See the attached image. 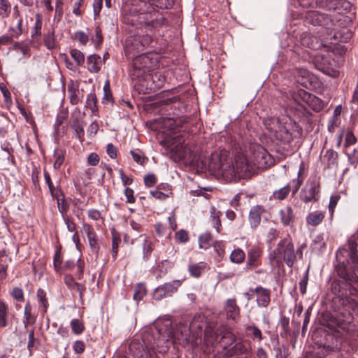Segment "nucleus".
<instances>
[{
  "instance_id": "f257e3e1",
  "label": "nucleus",
  "mask_w": 358,
  "mask_h": 358,
  "mask_svg": "<svg viewBox=\"0 0 358 358\" xmlns=\"http://www.w3.org/2000/svg\"><path fill=\"white\" fill-rule=\"evenodd\" d=\"M358 232L350 237L348 241V249H339L336 254L338 264L336 266L337 275L343 280H334L331 289L334 294L341 298L343 304L355 309L358 303L350 296L357 294V290L351 283L358 281V276L355 273L358 271Z\"/></svg>"
},
{
  "instance_id": "f03ea898",
  "label": "nucleus",
  "mask_w": 358,
  "mask_h": 358,
  "mask_svg": "<svg viewBox=\"0 0 358 358\" xmlns=\"http://www.w3.org/2000/svg\"><path fill=\"white\" fill-rule=\"evenodd\" d=\"M201 169H208L213 174L222 176L226 181H231L236 176L246 178L255 172V164L249 161L243 152L234 157V164L226 152H213L209 158L201 159Z\"/></svg>"
},
{
  "instance_id": "7ed1b4c3",
  "label": "nucleus",
  "mask_w": 358,
  "mask_h": 358,
  "mask_svg": "<svg viewBox=\"0 0 358 358\" xmlns=\"http://www.w3.org/2000/svg\"><path fill=\"white\" fill-rule=\"evenodd\" d=\"M305 245H301L296 251L294 250L293 243L287 239H282L273 251V254L270 255V259L275 261L276 264H279L282 260L289 268H292L298 256L299 259L303 258V248Z\"/></svg>"
},
{
  "instance_id": "20e7f679",
  "label": "nucleus",
  "mask_w": 358,
  "mask_h": 358,
  "mask_svg": "<svg viewBox=\"0 0 358 358\" xmlns=\"http://www.w3.org/2000/svg\"><path fill=\"white\" fill-rule=\"evenodd\" d=\"M352 315L350 311L343 310L331 314L327 321V327L334 331L350 334L354 330Z\"/></svg>"
},
{
  "instance_id": "39448f33",
  "label": "nucleus",
  "mask_w": 358,
  "mask_h": 358,
  "mask_svg": "<svg viewBox=\"0 0 358 358\" xmlns=\"http://www.w3.org/2000/svg\"><path fill=\"white\" fill-rule=\"evenodd\" d=\"M168 148L175 161L183 160L187 163H196V155L189 148L184 145L182 139L178 136L169 143Z\"/></svg>"
},
{
  "instance_id": "423d86ee",
  "label": "nucleus",
  "mask_w": 358,
  "mask_h": 358,
  "mask_svg": "<svg viewBox=\"0 0 358 358\" xmlns=\"http://www.w3.org/2000/svg\"><path fill=\"white\" fill-rule=\"evenodd\" d=\"M136 52L129 54L133 57V69L131 71L132 79L135 78L143 77L147 72V69L151 67L152 63L151 58L147 53H139L136 55Z\"/></svg>"
},
{
  "instance_id": "0eeeda50",
  "label": "nucleus",
  "mask_w": 358,
  "mask_h": 358,
  "mask_svg": "<svg viewBox=\"0 0 358 358\" xmlns=\"http://www.w3.org/2000/svg\"><path fill=\"white\" fill-rule=\"evenodd\" d=\"M152 41L151 36L148 34L138 35L130 37L126 40L125 50L127 54L145 53V48L148 47Z\"/></svg>"
},
{
  "instance_id": "6e6552de",
  "label": "nucleus",
  "mask_w": 358,
  "mask_h": 358,
  "mask_svg": "<svg viewBox=\"0 0 358 358\" xmlns=\"http://www.w3.org/2000/svg\"><path fill=\"white\" fill-rule=\"evenodd\" d=\"M320 192V185L319 180L315 177L309 178L300 192V199L306 203L317 201L319 199Z\"/></svg>"
},
{
  "instance_id": "1a4fd4ad",
  "label": "nucleus",
  "mask_w": 358,
  "mask_h": 358,
  "mask_svg": "<svg viewBox=\"0 0 358 358\" xmlns=\"http://www.w3.org/2000/svg\"><path fill=\"white\" fill-rule=\"evenodd\" d=\"M181 285V280H175L159 285L155 289L152 293V298L155 300L159 301L164 298L171 297L177 292Z\"/></svg>"
},
{
  "instance_id": "9d476101",
  "label": "nucleus",
  "mask_w": 358,
  "mask_h": 358,
  "mask_svg": "<svg viewBox=\"0 0 358 358\" xmlns=\"http://www.w3.org/2000/svg\"><path fill=\"white\" fill-rule=\"evenodd\" d=\"M23 17L20 15L16 7L14 8L13 13L12 24L8 28V33H12L13 36L17 38L25 31L26 27H23Z\"/></svg>"
},
{
  "instance_id": "9b49d317",
  "label": "nucleus",
  "mask_w": 358,
  "mask_h": 358,
  "mask_svg": "<svg viewBox=\"0 0 358 358\" xmlns=\"http://www.w3.org/2000/svg\"><path fill=\"white\" fill-rule=\"evenodd\" d=\"M67 92L69 101L72 105H77L83 98V94L80 90V85L78 81L71 80L67 85Z\"/></svg>"
},
{
  "instance_id": "f8f14e48",
  "label": "nucleus",
  "mask_w": 358,
  "mask_h": 358,
  "mask_svg": "<svg viewBox=\"0 0 358 358\" xmlns=\"http://www.w3.org/2000/svg\"><path fill=\"white\" fill-rule=\"evenodd\" d=\"M299 95L303 101L313 110L319 112L323 108L324 104L322 101L315 95L303 90L299 92Z\"/></svg>"
},
{
  "instance_id": "ddd939ff",
  "label": "nucleus",
  "mask_w": 358,
  "mask_h": 358,
  "mask_svg": "<svg viewBox=\"0 0 358 358\" xmlns=\"http://www.w3.org/2000/svg\"><path fill=\"white\" fill-rule=\"evenodd\" d=\"M294 75L297 83L306 88L311 86L315 80L314 76L304 68L296 69Z\"/></svg>"
},
{
  "instance_id": "4468645a",
  "label": "nucleus",
  "mask_w": 358,
  "mask_h": 358,
  "mask_svg": "<svg viewBox=\"0 0 358 358\" xmlns=\"http://www.w3.org/2000/svg\"><path fill=\"white\" fill-rule=\"evenodd\" d=\"M265 212V208L262 205H256L252 207L249 212L248 221L252 228H257L261 222L262 214Z\"/></svg>"
},
{
  "instance_id": "2eb2a0df",
  "label": "nucleus",
  "mask_w": 358,
  "mask_h": 358,
  "mask_svg": "<svg viewBox=\"0 0 358 358\" xmlns=\"http://www.w3.org/2000/svg\"><path fill=\"white\" fill-rule=\"evenodd\" d=\"M217 334L221 336L220 342L223 344L225 350L228 346L236 342V336L234 334L231 329L227 327H222L217 330Z\"/></svg>"
},
{
  "instance_id": "dca6fc26",
  "label": "nucleus",
  "mask_w": 358,
  "mask_h": 358,
  "mask_svg": "<svg viewBox=\"0 0 358 358\" xmlns=\"http://www.w3.org/2000/svg\"><path fill=\"white\" fill-rule=\"evenodd\" d=\"M250 292L257 294V302L258 306L267 307L270 303V291L266 288L261 286L257 287L255 289H250Z\"/></svg>"
},
{
  "instance_id": "f3484780",
  "label": "nucleus",
  "mask_w": 358,
  "mask_h": 358,
  "mask_svg": "<svg viewBox=\"0 0 358 358\" xmlns=\"http://www.w3.org/2000/svg\"><path fill=\"white\" fill-rule=\"evenodd\" d=\"M274 137L281 144L289 145L294 139L293 134L290 131L287 125H282V128L274 134Z\"/></svg>"
},
{
  "instance_id": "a211bd4d",
  "label": "nucleus",
  "mask_w": 358,
  "mask_h": 358,
  "mask_svg": "<svg viewBox=\"0 0 358 358\" xmlns=\"http://www.w3.org/2000/svg\"><path fill=\"white\" fill-rule=\"evenodd\" d=\"M262 250L257 246H252L248 252L247 266L251 268L257 267L260 264Z\"/></svg>"
},
{
  "instance_id": "6ab92c4d",
  "label": "nucleus",
  "mask_w": 358,
  "mask_h": 358,
  "mask_svg": "<svg viewBox=\"0 0 358 358\" xmlns=\"http://www.w3.org/2000/svg\"><path fill=\"white\" fill-rule=\"evenodd\" d=\"M87 69L90 73H98L101 68L102 60L99 55L92 54L87 58Z\"/></svg>"
},
{
  "instance_id": "aec40b11",
  "label": "nucleus",
  "mask_w": 358,
  "mask_h": 358,
  "mask_svg": "<svg viewBox=\"0 0 358 358\" xmlns=\"http://www.w3.org/2000/svg\"><path fill=\"white\" fill-rule=\"evenodd\" d=\"M224 310L227 317L234 320L239 315L240 309L236 304L235 299H229L224 305Z\"/></svg>"
},
{
  "instance_id": "412c9836",
  "label": "nucleus",
  "mask_w": 358,
  "mask_h": 358,
  "mask_svg": "<svg viewBox=\"0 0 358 358\" xmlns=\"http://www.w3.org/2000/svg\"><path fill=\"white\" fill-rule=\"evenodd\" d=\"M257 166L261 168L269 167L273 164V159L265 150H262L256 156Z\"/></svg>"
},
{
  "instance_id": "4be33fe9",
  "label": "nucleus",
  "mask_w": 358,
  "mask_h": 358,
  "mask_svg": "<svg viewBox=\"0 0 358 358\" xmlns=\"http://www.w3.org/2000/svg\"><path fill=\"white\" fill-rule=\"evenodd\" d=\"M248 353V348L243 342L236 343L232 348L226 350L225 358H229L236 355H245Z\"/></svg>"
},
{
  "instance_id": "5701e85b",
  "label": "nucleus",
  "mask_w": 358,
  "mask_h": 358,
  "mask_svg": "<svg viewBox=\"0 0 358 358\" xmlns=\"http://www.w3.org/2000/svg\"><path fill=\"white\" fill-rule=\"evenodd\" d=\"M264 124L266 129L273 135L278 131L279 129L282 128V124H281L278 117H269L264 120Z\"/></svg>"
},
{
  "instance_id": "b1692460",
  "label": "nucleus",
  "mask_w": 358,
  "mask_h": 358,
  "mask_svg": "<svg viewBox=\"0 0 358 358\" xmlns=\"http://www.w3.org/2000/svg\"><path fill=\"white\" fill-rule=\"evenodd\" d=\"M71 128L74 131L76 138H78L80 143H83L84 141L85 131L79 117H73Z\"/></svg>"
},
{
  "instance_id": "393cba45",
  "label": "nucleus",
  "mask_w": 358,
  "mask_h": 358,
  "mask_svg": "<svg viewBox=\"0 0 358 358\" xmlns=\"http://www.w3.org/2000/svg\"><path fill=\"white\" fill-rule=\"evenodd\" d=\"M280 221L285 226H288L291 224L294 219L293 211L291 207L286 206L285 208L279 211Z\"/></svg>"
},
{
  "instance_id": "a878e982",
  "label": "nucleus",
  "mask_w": 358,
  "mask_h": 358,
  "mask_svg": "<svg viewBox=\"0 0 358 358\" xmlns=\"http://www.w3.org/2000/svg\"><path fill=\"white\" fill-rule=\"evenodd\" d=\"M36 20L34 27L31 29V37L33 40L38 41L40 39V36L41 35V28H42V20L41 18V15L37 13L36 14Z\"/></svg>"
},
{
  "instance_id": "bb28decb",
  "label": "nucleus",
  "mask_w": 358,
  "mask_h": 358,
  "mask_svg": "<svg viewBox=\"0 0 358 358\" xmlns=\"http://www.w3.org/2000/svg\"><path fill=\"white\" fill-rule=\"evenodd\" d=\"M222 215V213L219 210H217L215 207H213L210 210V221L211 222V224L216 229V231L217 232H220L221 230V221H220V216Z\"/></svg>"
},
{
  "instance_id": "cd10ccee",
  "label": "nucleus",
  "mask_w": 358,
  "mask_h": 358,
  "mask_svg": "<svg viewBox=\"0 0 358 358\" xmlns=\"http://www.w3.org/2000/svg\"><path fill=\"white\" fill-rule=\"evenodd\" d=\"M324 214L322 212H313L310 213L306 218L308 224L316 226L319 224L324 219Z\"/></svg>"
},
{
  "instance_id": "c85d7f7f",
  "label": "nucleus",
  "mask_w": 358,
  "mask_h": 358,
  "mask_svg": "<svg viewBox=\"0 0 358 358\" xmlns=\"http://www.w3.org/2000/svg\"><path fill=\"white\" fill-rule=\"evenodd\" d=\"M66 152L62 149H56L54 152L55 162L53 164L55 169H58L64 161Z\"/></svg>"
},
{
  "instance_id": "c756f323",
  "label": "nucleus",
  "mask_w": 358,
  "mask_h": 358,
  "mask_svg": "<svg viewBox=\"0 0 358 358\" xmlns=\"http://www.w3.org/2000/svg\"><path fill=\"white\" fill-rule=\"evenodd\" d=\"M212 243V236L210 233L201 234L199 238V246L200 248L206 250L209 248Z\"/></svg>"
},
{
  "instance_id": "7c9ffc66",
  "label": "nucleus",
  "mask_w": 358,
  "mask_h": 358,
  "mask_svg": "<svg viewBox=\"0 0 358 358\" xmlns=\"http://www.w3.org/2000/svg\"><path fill=\"white\" fill-rule=\"evenodd\" d=\"M146 294L145 286L142 283H138L134 288V292L133 294V299L139 301L143 299Z\"/></svg>"
},
{
  "instance_id": "2f4dec72",
  "label": "nucleus",
  "mask_w": 358,
  "mask_h": 358,
  "mask_svg": "<svg viewBox=\"0 0 358 358\" xmlns=\"http://www.w3.org/2000/svg\"><path fill=\"white\" fill-rule=\"evenodd\" d=\"M290 187L289 185L285 186L278 190H275L273 192L272 198L279 201H282L287 198L290 192Z\"/></svg>"
},
{
  "instance_id": "473e14b6",
  "label": "nucleus",
  "mask_w": 358,
  "mask_h": 358,
  "mask_svg": "<svg viewBox=\"0 0 358 358\" xmlns=\"http://www.w3.org/2000/svg\"><path fill=\"white\" fill-rule=\"evenodd\" d=\"M337 158L338 154L333 150H328L324 155V159L327 161L328 167L337 164Z\"/></svg>"
},
{
  "instance_id": "72a5a7b5",
  "label": "nucleus",
  "mask_w": 358,
  "mask_h": 358,
  "mask_svg": "<svg viewBox=\"0 0 358 358\" xmlns=\"http://www.w3.org/2000/svg\"><path fill=\"white\" fill-rule=\"evenodd\" d=\"M245 255L244 252L239 249H235L232 251L230 255V259L232 262L240 264L245 259Z\"/></svg>"
},
{
  "instance_id": "f704fd0d",
  "label": "nucleus",
  "mask_w": 358,
  "mask_h": 358,
  "mask_svg": "<svg viewBox=\"0 0 358 358\" xmlns=\"http://www.w3.org/2000/svg\"><path fill=\"white\" fill-rule=\"evenodd\" d=\"M11 11V5L8 0H0V16L8 17Z\"/></svg>"
},
{
  "instance_id": "c9c22d12",
  "label": "nucleus",
  "mask_w": 358,
  "mask_h": 358,
  "mask_svg": "<svg viewBox=\"0 0 358 358\" xmlns=\"http://www.w3.org/2000/svg\"><path fill=\"white\" fill-rule=\"evenodd\" d=\"M97 99L94 93H90L86 98L85 106L91 109L92 113L97 111Z\"/></svg>"
},
{
  "instance_id": "e433bc0d",
  "label": "nucleus",
  "mask_w": 358,
  "mask_h": 358,
  "mask_svg": "<svg viewBox=\"0 0 358 358\" xmlns=\"http://www.w3.org/2000/svg\"><path fill=\"white\" fill-rule=\"evenodd\" d=\"M133 159L138 164L143 165L147 162L148 158L144 155L143 152L139 150H133L130 152Z\"/></svg>"
},
{
  "instance_id": "4c0bfd02",
  "label": "nucleus",
  "mask_w": 358,
  "mask_h": 358,
  "mask_svg": "<svg viewBox=\"0 0 358 358\" xmlns=\"http://www.w3.org/2000/svg\"><path fill=\"white\" fill-rule=\"evenodd\" d=\"M70 55L78 66H82L84 64L85 55L80 50L72 49L70 51Z\"/></svg>"
},
{
  "instance_id": "58836bf2",
  "label": "nucleus",
  "mask_w": 358,
  "mask_h": 358,
  "mask_svg": "<svg viewBox=\"0 0 358 358\" xmlns=\"http://www.w3.org/2000/svg\"><path fill=\"white\" fill-rule=\"evenodd\" d=\"M70 325L73 333L76 335L82 334L85 329L83 323L78 319L72 320Z\"/></svg>"
},
{
  "instance_id": "ea45409f",
  "label": "nucleus",
  "mask_w": 358,
  "mask_h": 358,
  "mask_svg": "<svg viewBox=\"0 0 358 358\" xmlns=\"http://www.w3.org/2000/svg\"><path fill=\"white\" fill-rule=\"evenodd\" d=\"M8 315V307L3 301H0V327H6V317Z\"/></svg>"
},
{
  "instance_id": "a19ab883",
  "label": "nucleus",
  "mask_w": 358,
  "mask_h": 358,
  "mask_svg": "<svg viewBox=\"0 0 358 358\" xmlns=\"http://www.w3.org/2000/svg\"><path fill=\"white\" fill-rule=\"evenodd\" d=\"M203 270V266L199 264H190L188 266V271L189 274L194 277L198 278L201 275Z\"/></svg>"
},
{
  "instance_id": "79ce46f5",
  "label": "nucleus",
  "mask_w": 358,
  "mask_h": 358,
  "mask_svg": "<svg viewBox=\"0 0 358 358\" xmlns=\"http://www.w3.org/2000/svg\"><path fill=\"white\" fill-rule=\"evenodd\" d=\"M151 3L160 9H167L171 7L173 4L172 0H150Z\"/></svg>"
},
{
  "instance_id": "37998d69",
  "label": "nucleus",
  "mask_w": 358,
  "mask_h": 358,
  "mask_svg": "<svg viewBox=\"0 0 358 358\" xmlns=\"http://www.w3.org/2000/svg\"><path fill=\"white\" fill-rule=\"evenodd\" d=\"M62 219L69 231L73 232L76 230V224L73 218L67 215H63Z\"/></svg>"
},
{
  "instance_id": "c03bdc74",
  "label": "nucleus",
  "mask_w": 358,
  "mask_h": 358,
  "mask_svg": "<svg viewBox=\"0 0 358 358\" xmlns=\"http://www.w3.org/2000/svg\"><path fill=\"white\" fill-rule=\"evenodd\" d=\"M64 280L66 285L72 291V292H73L74 290L76 289L77 286L80 285V283L76 282L74 278L70 275H65Z\"/></svg>"
},
{
  "instance_id": "a18cd8bd",
  "label": "nucleus",
  "mask_w": 358,
  "mask_h": 358,
  "mask_svg": "<svg viewBox=\"0 0 358 358\" xmlns=\"http://www.w3.org/2000/svg\"><path fill=\"white\" fill-rule=\"evenodd\" d=\"M57 208L59 213L62 214V217L63 215H66V212L69 209V204L65 201V198L63 196L62 199H57Z\"/></svg>"
},
{
  "instance_id": "49530a36",
  "label": "nucleus",
  "mask_w": 358,
  "mask_h": 358,
  "mask_svg": "<svg viewBox=\"0 0 358 358\" xmlns=\"http://www.w3.org/2000/svg\"><path fill=\"white\" fill-rule=\"evenodd\" d=\"M143 259L145 260H148L150 257L152 252L153 250L152 244L150 242L147 241L145 238H144V244H143Z\"/></svg>"
},
{
  "instance_id": "de8ad7c7",
  "label": "nucleus",
  "mask_w": 358,
  "mask_h": 358,
  "mask_svg": "<svg viewBox=\"0 0 358 358\" xmlns=\"http://www.w3.org/2000/svg\"><path fill=\"white\" fill-rule=\"evenodd\" d=\"M37 299L44 308V311H46L48 303L46 299V294L42 289H38L37 291Z\"/></svg>"
},
{
  "instance_id": "09e8293b",
  "label": "nucleus",
  "mask_w": 358,
  "mask_h": 358,
  "mask_svg": "<svg viewBox=\"0 0 358 358\" xmlns=\"http://www.w3.org/2000/svg\"><path fill=\"white\" fill-rule=\"evenodd\" d=\"M45 45L48 49L52 50L55 46V40L53 32H49L45 38Z\"/></svg>"
},
{
  "instance_id": "8fccbe9b",
  "label": "nucleus",
  "mask_w": 358,
  "mask_h": 358,
  "mask_svg": "<svg viewBox=\"0 0 358 358\" xmlns=\"http://www.w3.org/2000/svg\"><path fill=\"white\" fill-rule=\"evenodd\" d=\"M62 257L59 251H57L54 255L53 264L57 272H62Z\"/></svg>"
},
{
  "instance_id": "3c124183",
  "label": "nucleus",
  "mask_w": 358,
  "mask_h": 358,
  "mask_svg": "<svg viewBox=\"0 0 358 358\" xmlns=\"http://www.w3.org/2000/svg\"><path fill=\"white\" fill-rule=\"evenodd\" d=\"M342 1L343 0H326L325 3L322 2L323 3L322 6L327 10H335Z\"/></svg>"
},
{
  "instance_id": "603ef678",
  "label": "nucleus",
  "mask_w": 358,
  "mask_h": 358,
  "mask_svg": "<svg viewBox=\"0 0 358 358\" xmlns=\"http://www.w3.org/2000/svg\"><path fill=\"white\" fill-rule=\"evenodd\" d=\"M248 331H251L252 338H257L259 341L262 340V334L260 329L256 326H249L246 328Z\"/></svg>"
},
{
  "instance_id": "864d4df0",
  "label": "nucleus",
  "mask_w": 358,
  "mask_h": 358,
  "mask_svg": "<svg viewBox=\"0 0 358 358\" xmlns=\"http://www.w3.org/2000/svg\"><path fill=\"white\" fill-rule=\"evenodd\" d=\"M11 296L17 301L22 302L24 301V293L21 288L15 287L13 289Z\"/></svg>"
},
{
  "instance_id": "5fc2aeb1",
  "label": "nucleus",
  "mask_w": 358,
  "mask_h": 358,
  "mask_svg": "<svg viewBox=\"0 0 358 358\" xmlns=\"http://www.w3.org/2000/svg\"><path fill=\"white\" fill-rule=\"evenodd\" d=\"M31 308L29 304H27L24 306V320H23V323L24 324L25 327H27V325L31 322Z\"/></svg>"
},
{
  "instance_id": "6e6d98bb",
  "label": "nucleus",
  "mask_w": 358,
  "mask_h": 358,
  "mask_svg": "<svg viewBox=\"0 0 358 358\" xmlns=\"http://www.w3.org/2000/svg\"><path fill=\"white\" fill-rule=\"evenodd\" d=\"M75 38L83 45H85L89 40L88 36L82 31H76L75 33Z\"/></svg>"
},
{
  "instance_id": "4d7b16f0",
  "label": "nucleus",
  "mask_w": 358,
  "mask_h": 358,
  "mask_svg": "<svg viewBox=\"0 0 358 358\" xmlns=\"http://www.w3.org/2000/svg\"><path fill=\"white\" fill-rule=\"evenodd\" d=\"M89 244L92 251L94 253L97 254L99 250V245L98 243L97 236H92L88 238Z\"/></svg>"
},
{
  "instance_id": "13d9d810",
  "label": "nucleus",
  "mask_w": 358,
  "mask_h": 358,
  "mask_svg": "<svg viewBox=\"0 0 358 358\" xmlns=\"http://www.w3.org/2000/svg\"><path fill=\"white\" fill-rule=\"evenodd\" d=\"M83 231L86 234L87 238L96 235L93 227L86 222L83 223Z\"/></svg>"
},
{
  "instance_id": "bf43d9fd",
  "label": "nucleus",
  "mask_w": 358,
  "mask_h": 358,
  "mask_svg": "<svg viewBox=\"0 0 358 358\" xmlns=\"http://www.w3.org/2000/svg\"><path fill=\"white\" fill-rule=\"evenodd\" d=\"M104 96L103 101L107 102H111L113 101L112 94L110 90V84L109 82H106L103 86Z\"/></svg>"
},
{
  "instance_id": "052dcab7",
  "label": "nucleus",
  "mask_w": 358,
  "mask_h": 358,
  "mask_svg": "<svg viewBox=\"0 0 358 358\" xmlns=\"http://www.w3.org/2000/svg\"><path fill=\"white\" fill-rule=\"evenodd\" d=\"M151 78L154 83H155L157 82L156 80H157V83H156L155 86L159 88L163 85V84L165 81L164 76H163L162 75H161L160 73H156L152 75Z\"/></svg>"
},
{
  "instance_id": "680f3d73",
  "label": "nucleus",
  "mask_w": 358,
  "mask_h": 358,
  "mask_svg": "<svg viewBox=\"0 0 358 358\" xmlns=\"http://www.w3.org/2000/svg\"><path fill=\"white\" fill-rule=\"evenodd\" d=\"M157 182V178L154 174H148L144 177L145 185L148 187H152Z\"/></svg>"
},
{
  "instance_id": "e2e57ef3",
  "label": "nucleus",
  "mask_w": 358,
  "mask_h": 358,
  "mask_svg": "<svg viewBox=\"0 0 358 358\" xmlns=\"http://www.w3.org/2000/svg\"><path fill=\"white\" fill-rule=\"evenodd\" d=\"M176 238L181 243H186L189 240V235L185 230L181 229L176 234Z\"/></svg>"
},
{
  "instance_id": "0e129e2a",
  "label": "nucleus",
  "mask_w": 358,
  "mask_h": 358,
  "mask_svg": "<svg viewBox=\"0 0 358 358\" xmlns=\"http://www.w3.org/2000/svg\"><path fill=\"white\" fill-rule=\"evenodd\" d=\"M73 348L76 353L81 354L85 351V345L83 341L78 340L75 341Z\"/></svg>"
},
{
  "instance_id": "69168bd1",
  "label": "nucleus",
  "mask_w": 358,
  "mask_h": 358,
  "mask_svg": "<svg viewBox=\"0 0 358 358\" xmlns=\"http://www.w3.org/2000/svg\"><path fill=\"white\" fill-rule=\"evenodd\" d=\"M120 241V239L119 237H115V236H113V241H112V254L113 257L114 259H116L117 252H118V245Z\"/></svg>"
},
{
  "instance_id": "338daca9",
  "label": "nucleus",
  "mask_w": 358,
  "mask_h": 358,
  "mask_svg": "<svg viewBox=\"0 0 358 358\" xmlns=\"http://www.w3.org/2000/svg\"><path fill=\"white\" fill-rule=\"evenodd\" d=\"M124 195L127 198V202L129 203H134L136 201V199L134 196V190L131 188L127 187L124 189Z\"/></svg>"
},
{
  "instance_id": "774afa93",
  "label": "nucleus",
  "mask_w": 358,
  "mask_h": 358,
  "mask_svg": "<svg viewBox=\"0 0 358 358\" xmlns=\"http://www.w3.org/2000/svg\"><path fill=\"white\" fill-rule=\"evenodd\" d=\"M88 217L94 221H97L101 218V213L96 209H90L87 212Z\"/></svg>"
}]
</instances>
